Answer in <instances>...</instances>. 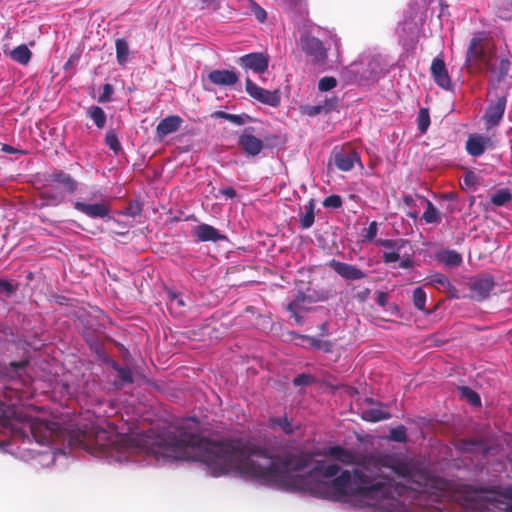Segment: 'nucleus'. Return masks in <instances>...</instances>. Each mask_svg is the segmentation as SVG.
I'll use <instances>...</instances> for the list:
<instances>
[{"label": "nucleus", "mask_w": 512, "mask_h": 512, "mask_svg": "<svg viewBox=\"0 0 512 512\" xmlns=\"http://www.w3.org/2000/svg\"><path fill=\"white\" fill-rule=\"evenodd\" d=\"M115 50L116 61H118L119 65L124 66L128 61V54H130V49L128 48L127 40L123 38L116 40Z\"/></svg>", "instance_id": "obj_33"}, {"label": "nucleus", "mask_w": 512, "mask_h": 512, "mask_svg": "<svg viewBox=\"0 0 512 512\" xmlns=\"http://www.w3.org/2000/svg\"><path fill=\"white\" fill-rule=\"evenodd\" d=\"M112 94H113L112 85L109 83H105L104 85H102V93H101L100 97H98V102H100V103L110 102V98L112 97Z\"/></svg>", "instance_id": "obj_49"}, {"label": "nucleus", "mask_w": 512, "mask_h": 512, "mask_svg": "<svg viewBox=\"0 0 512 512\" xmlns=\"http://www.w3.org/2000/svg\"><path fill=\"white\" fill-rule=\"evenodd\" d=\"M246 92L248 96L261 104L269 107H278L280 105L281 96L279 90H266L261 88L250 78L246 79Z\"/></svg>", "instance_id": "obj_10"}, {"label": "nucleus", "mask_w": 512, "mask_h": 512, "mask_svg": "<svg viewBox=\"0 0 512 512\" xmlns=\"http://www.w3.org/2000/svg\"><path fill=\"white\" fill-rule=\"evenodd\" d=\"M408 486L394 478L370 473L369 470H344L332 478L330 488L336 499L353 498L367 506H380L385 501H394L420 509H445L442 496L450 485L445 480V487L412 484Z\"/></svg>", "instance_id": "obj_2"}, {"label": "nucleus", "mask_w": 512, "mask_h": 512, "mask_svg": "<svg viewBox=\"0 0 512 512\" xmlns=\"http://www.w3.org/2000/svg\"><path fill=\"white\" fill-rule=\"evenodd\" d=\"M496 45L493 40L484 33H477L470 40L466 51V69L468 73H491L497 75L499 80L507 76L509 70V61L502 58L499 65L496 66Z\"/></svg>", "instance_id": "obj_6"}, {"label": "nucleus", "mask_w": 512, "mask_h": 512, "mask_svg": "<svg viewBox=\"0 0 512 512\" xmlns=\"http://www.w3.org/2000/svg\"><path fill=\"white\" fill-rule=\"evenodd\" d=\"M327 455L343 465L360 466L364 471H369L371 466L376 469H390L397 477L404 478L411 484L445 487V479L431 474L420 467L416 459L401 453L359 454L352 449L335 445L328 447Z\"/></svg>", "instance_id": "obj_4"}, {"label": "nucleus", "mask_w": 512, "mask_h": 512, "mask_svg": "<svg viewBox=\"0 0 512 512\" xmlns=\"http://www.w3.org/2000/svg\"><path fill=\"white\" fill-rule=\"evenodd\" d=\"M454 503L464 512H512V489H475L451 481L442 504Z\"/></svg>", "instance_id": "obj_5"}, {"label": "nucleus", "mask_w": 512, "mask_h": 512, "mask_svg": "<svg viewBox=\"0 0 512 512\" xmlns=\"http://www.w3.org/2000/svg\"><path fill=\"white\" fill-rule=\"evenodd\" d=\"M388 301V294L387 292H378V295H376V303L382 307H386Z\"/></svg>", "instance_id": "obj_55"}, {"label": "nucleus", "mask_w": 512, "mask_h": 512, "mask_svg": "<svg viewBox=\"0 0 512 512\" xmlns=\"http://www.w3.org/2000/svg\"><path fill=\"white\" fill-rule=\"evenodd\" d=\"M382 259L385 264H392L399 260V253L398 251L383 252Z\"/></svg>", "instance_id": "obj_52"}, {"label": "nucleus", "mask_w": 512, "mask_h": 512, "mask_svg": "<svg viewBox=\"0 0 512 512\" xmlns=\"http://www.w3.org/2000/svg\"><path fill=\"white\" fill-rule=\"evenodd\" d=\"M320 329H321V333L326 334L328 332V323L324 322L323 324H321Z\"/></svg>", "instance_id": "obj_63"}, {"label": "nucleus", "mask_w": 512, "mask_h": 512, "mask_svg": "<svg viewBox=\"0 0 512 512\" xmlns=\"http://www.w3.org/2000/svg\"><path fill=\"white\" fill-rule=\"evenodd\" d=\"M376 234H377V223H376V221H372L371 223H369L367 230H365L364 240L371 242V241L375 240Z\"/></svg>", "instance_id": "obj_50"}, {"label": "nucleus", "mask_w": 512, "mask_h": 512, "mask_svg": "<svg viewBox=\"0 0 512 512\" xmlns=\"http://www.w3.org/2000/svg\"><path fill=\"white\" fill-rule=\"evenodd\" d=\"M437 261L448 267H458L463 263V258L456 250H444L437 252Z\"/></svg>", "instance_id": "obj_27"}, {"label": "nucleus", "mask_w": 512, "mask_h": 512, "mask_svg": "<svg viewBox=\"0 0 512 512\" xmlns=\"http://www.w3.org/2000/svg\"><path fill=\"white\" fill-rule=\"evenodd\" d=\"M182 118L178 115H170L160 120L158 126H156L155 134L156 138L163 140L167 135L175 133L181 127Z\"/></svg>", "instance_id": "obj_22"}, {"label": "nucleus", "mask_w": 512, "mask_h": 512, "mask_svg": "<svg viewBox=\"0 0 512 512\" xmlns=\"http://www.w3.org/2000/svg\"><path fill=\"white\" fill-rule=\"evenodd\" d=\"M208 80L217 86H232L237 83L238 76L234 71L217 69L208 74Z\"/></svg>", "instance_id": "obj_25"}, {"label": "nucleus", "mask_w": 512, "mask_h": 512, "mask_svg": "<svg viewBox=\"0 0 512 512\" xmlns=\"http://www.w3.org/2000/svg\"><path fill=\"white\" fill-rule=\"evenodd\" d=\"M460 394H462V396L467 399V402L469 404H471L473 406L481 405V398L475 391L471 390V388H469V387L460 388Z\"/></svg>", "instance_id": "obj_44"}, {"label": "nucleus", "mask_w": 512, "mask_h": 512, "mask_svg": "<svg viewBox=\"0 0 512 512\" xmlns=\"http://www.w3.org/2000/svg\"><path fill=\"white\" fill-rule=\"evenodd\" d=\"M430 73L431 77H433L434 83L441 87V89H452V80H450L449 74H447L445 61H443L442 58L433 59L430 66Z\"/></svg>", "instance_id": "obj_20"}, {"label": "nucleus", "mask_w": 512, "mask_h": 512, "mask_svg": "<svg viewBox=\"0 0 512 512\" xmlns=\"http://www.w3.org/2000/svg\"><path fill=\"white\" fill-rule=\"evenodd\" d=\"M494 148V140L480 133H471L466 140V152L471 157H479L488 149Z\"/></svg>", "instance_id": "obj_14"}, {"label": "nucleus", "mask_w": 512, "mask_h": 512, "mask_svg": "<svg viewBox=\"0 0 512 512\" xmlns=\"http://www.w3.org/2000/svg\"><path fill=\"white\" fill-rule=\"evenodd\" d=\"M336 84H337V81L335 79V77H324L320 80H318V90L320 91H330V90H333L335 89L336 87Z\"/></svg>", "instance_id": "obj_46"}, {"label": "nucleus", "mask_w": 512, "mask_h": 512, "mask_svg": "<svg viewBox=\"0 0 512 512\" xmlns=\"http://www.w3.org/2000/svg\"><path fill=\"white\" fill-rule=\"evenodd\" d=\"M111 367L114 368L116 373H118L119 383H115V386L117 388L120 389L124 385L132 384V382L134 381V378H132V371H131L130 367H128V366L122 367L115 361H111Z\"/></svg>", "instance_id": "obj_29"}, {"label": "nucleus", "mask_w": 512, "mask_h": 512, "mask_svg": "<svg viewBox=\"0 0 512 512\" xmlns=\"http://www.w3.org/2000/svg\"><path fill=\"white\" fill-rule=\"evenodd\" d=\"M303 340L307 341L309 347L315 350H322L327 353L332 351V343L328 340H322L312 336H303Z\"/></svg>", "instance_id": "obj_37"}, {"label": "nucleus", "mask_w": 512, "mask_h": 512, "mask_svg": "<svg viewBox=\"0 0 512 512\" xmlns=\"http://www.w3.org/2000/svg\"><path fill=\"white\" fill-rule=\"evenodd\" d=\"M74 209L92 219H105L110 213V207L105 202L86 204L84 202L76 201L74 202Z\"/></svg>", "instance_id": "obj_18"}, {"label": "nucleus", "mask_w": 512, "mask_h": 512, "mask_svg": "<svg viewBox=\"0 0 512 512\" xmlns=\"http://www.w3.org/2000/svg\"><path fill=\"white\" fill-rule=\"evenodd\" d=\"M87 117L93 121L97 129H103L106 123V114L103 109L99 106H91L86 111Z\"/></svg>", "instance_id": "obj_31"}, {"label": "nucleus", "mask_w": 512, "mask_h": 512, "mask_svg": "<svg viewBox=\"0 0 512 512\" xmlns=\"http://www.w3.org/2000/svg\"><path fill=\"white\" fill-rule=\"evenodd\" d=\"M359 161V157L356 152L351 149L340 150L334 154V163L339 171H350L354 167V163Z\"/></svg>", "instance_id": "obj_24"}, {"label": "nucleus", "mask_w": 512, "mask_h": 512, "mask_svg": "<svg viewBox=\"0 0 512 512\" xmlns=\"http://www.w3.org/2000/svg\"><path fill=\"white\" fill-rule=\"evenodd\" d=\"M213 117L223 119L236 126H243L244 124V118L239 114H229L224 111H216L214 112Z\"/></svg>", "instance_id": "obj_39"}, {"label": "nucleus", "mask_w": 512, "mask_h": 512, "mask_svg": "<svg viewBox=\"0 0 512 512\" xmlns=\"http://www.w3.org/2000/svg\"><path fill=\"white\" fill-rule=\"evenodd\" d=\"M494 288V279L493 276L489 274H482L480 276H474L468 281V289H470L471 297L477 301L486 300L490 292L493 291Z\"/></svg>", "instance_id": "obj_13"}, {"label": "nucleus", "mask_w": 512, "mask_h": 512, "mask_svg": "<svg viewBox=\"0 0 512 512\" xmlns=\"http://www.w3.org/2000/svg\"><path fill=\"white\" fill-rule=\"evenodd\" d=\"M77 190V181L64 170H53L45 175V184L41 192V198L50 205H59L65 200V193L73 194Z\"/></svg>", "instance_id": "obj_7"}, {"label": "nucleus", "mask_w": 512, "mask_h": 512, "mask_svg": "<svg viewBox=\"0 0 512 512\" xmlns=\"http://www.w3.org/2000/svg\"><path fill=\"white\" fill-rule=\"evenodd\" d=\"M12 434L14 439L28 441L33 439L39 445H46L53 435V428L50 422L38 418H28L12 424Z\"/></svg>", "instance_id": "obj_8"}, {"label": "nucleus", "mask_w": 512, "mask_h": 512, "mask_svg": "<svg viewBox=\"0 0 512 512\" xmlns=\"http://www.w3.org/2000/svg\"><path fill=\"white\" fill-rule=\"evenodd\" d=\"M29 365V360L23 359L10 364L0 365V380L24 382L25 370Z\"/></svg>", "instance_id": "obj_16"}, {"label": "nucleus", "mask_w": 512, "mask_h": 512, "mask_svg": "<svg viewBox=\"0 0 512 512\" xmlns=\"http://www.w3.org/2000/svg\"><path fill=\"white\" fill-rule=\"evenodd\" d=\"M252 12H254V16L258 19V21L265 22L266 11L262 7H260L257 4H254V7H252Z\"/></svg>", "instance_id": "obj_54"}, {"label": "nucleus", "mask_w": 512, "mask_h": 512, "mask_svg": "<svg viewBox=\"0 0 512 512\" xmlns=\"http://www.w3.org/2000/svg\"><path fill=\"white\" fill-rule=\"evenodd\" d=\"M248 129L244 130L242 135L237 140V145L242 149L243 153L250 157H257L262 149L265 147L263 141L253 134L247 132Z\"/></svg>", "instance_id": "obj_19"}, {"label": "nucleus", "mask_w": 512, "mask_h": 512, "mask_svg": "<svg viewBox=\"0 0 512 512\" xmlns=\"http://www.w3.org/2000/svg\"><path fill=\"white\" fill-rule=\"evenodd\" d=\"M422 219L426 224H439L441 222V215L437 207L429 200H426V210L423 212Z\"/></svg>", "instance_id": "obj_34"}, {"label": "nucleus", "mask_w": 512, "mask_h": 512, "mask_svg": "<svg viewBox=\"0 0 512 512\" xmlns=\"http://www.w3.org/2000/svg\"><path fill=\"white\" fill-rule=\"evenodd\" d=\"M313 382V377L310 374H299L292 380V384H294L295 387H301V386H307L310 383Z\"/></svg>", "instance_id": "obj_48"}, {"label": "nucleus", "mask_w": 512, "mask_h": 512, "mask_svg": "<svg viewBox=\"0 0 512 512\" xmlns=\"http://www.w3.org/2000/svg\"><path fill=\"white\" fill-rule=\"evenodd\" d=\"M167 297L168 308L177 314H181V309L185 307V300H183L182 296L172 290H168Z\"/></svg>", "instance_id": "obj_36"}, {"label": "nucleus", "mask_w": 512, "mask_h": 512, "mask_svg": "<svg viewBox=\"0 0 512 512\" xmlns=\"http://www.w3.org/2000/svg\"><path fill=\"white\" fill-rule=\"evenodd\" d=\"M17 290L10 281L0 278V291H4L6 294L11 295Z\"/></svg>", "instance_id": "obj_51"}, {"label": "nucleus", "mask_w": 512, "mask_h": 512, "mask_svg": "<svg viewBox=\"0 0 512 512\" xmlns=\"http://www.w3.org/2000/svg\"><path fill=\"white\" fill-rule=\"evenodd\" d=\"M376 243L384 248L400 251L405 241L402 239H378L376 240Z\"/></svg>", "instance_id": "obj_45"}, {"label": "nucleus", "mask_w": 512, "mask_h": 512, "mask_svg": "<svg viewBox=\"0 0 512 512\" xmlns=\"http://www.w3.org/2000/svg\"><path fill=\"white\" fill-rule=\"evenodd\" d=\"M325 106L316 105V106H306L305 113L308 116H316L322 112L325 113Z\"/></svg>", "instance_id": "obj_53"}, {"label": "nucleus", "mask_w": 512, "mask_h": 512, "mask_svg": "<svg viewBox=\"0 0 512 512\" xmlns=\"http://www.w3.org/2000/svg\"><path fill=\"white\" fill-rule=\"evenodd\" d=\"M426 299L427 296L425 295L424 290L421 287H416L414 294H412V301H414V306L416 309L423 312L425 310Z\"/></svg>", "instance_id": "obj_41"}, {"label": "nucleus", "mask_w": 512, "mask_h": 512, "mask_svg": "<svg viewBox=\"0 0 512 512\" xmlns=\"http://www.w3.org/2000/svg\"><path fill=\"white\" fill-rule=\"evenodd\" d=\"M314 224V200L310 199L305 205V212L299 217V227L308 229Z\"/></svg>", "instance_id": "obj_32"}, {"label": "nucleus", "mask_w": 512, "mask_h": 512, "mask_svg": "<svg viewBox=\"0 0 512 512\" xmlns=\"http://www.w3.org/2000/svg\"><path fill=\"white\" fill-rule=\"evenodd\" d=\"M328 267L345 281L362 280L366 277V273L357 266L336 259L330 260Z\"/></svg>", "instance_id": "obj_15"}, {"label": "nucleus", "mask_w": 512, "mask_h": 512, "mask_svg": "<svg viewBox=\"0 0 512 512\" xmlns=\"http://www.w3.org/2000/svg\"><path fill=\"white\" fill-rule=\"evenodd\" d=\"M189 419H196L195 417H188L181 420L174 430L166 433L163 437L153 438L146 434H130L123 436H115L102 428L93 427L89 430H78L71 434L70 444L76 447L83 448L90 453H98L101 455H108L111 457L121 459L122 454L124 458L131 456L134 453H153L156 455H164L180 460H192L194 456L192 452H188L185 456H178L173 451L169 450L167 439L178 432L183 422Z\"/></svg>", "instance_id": "obj_3"}, {"label": "nucleus", "mask_w": 512, "mask_h": 512, "mask_svg": "<svg viewBox=\"0 0 512 512\" xmlns=\"http://www.w3.org/2000/svg\"><path fill=\"white\" fill-rule=\"evenodd\" d=\"M339 471H340L339 465H337V464L325 465L324 461L317 460L313 463L312 467H310L308 477L331 479V478L338 477Z\"/></svg>", "instance_id": "obj_23"}, {"label": "nucleus", "mask_w": 512, "mask_h": 512, "mask_svg": "<svg viewBox=\"0 0 512 512\" xmlns=\"http://www.w3.org/2000/svg\"><path fill=\"white\" fill-rule=\"evenodd\" d=\"M170 450L178 456L193 453L195 461L204 463L214 477L238 473L265 485L285 490L307 489V476L291 475L313 466V454L305 451L273 456L269 450L244 438L211 440L203 436L197 419H189L175 435L168 437Z\"/></svg>", "instance_id": "obj_1"}, {"label": "nucleus", "mask_w": 512, "mask_h": 512, "mask_svg": "<svg viewBox=\"0 0 512 512\" xmlns=\"http://www.w3.org/2000/svg\"><path fill=\"white\" fill-rule=\"evenodd\" d=\"M192 236L196 243H216L226 239V236L220 233L217 228L212 225H208L207 223H202L195 226L192 231Z\"/></svg>", "instance_id": "obj_17"}, {"label": "nucleus", "mask_w": 512, "mask_h": 512, "mask_svg": "<svg viewBox=\"0 0 512 512\" xmlns=\"http://www.w3.org/2000/svg\"><path fill=\"white\" fill-rule=\"evenodd\" d=\"M2 151L6 152V153H9V154H15V153H18V150L15 149L14 147L12 146H9L7 144H3L2 146Z\"/></svg>", "instance_id": "obj_61"}, {"label": "nucleus", "mask_w": 512, "mask_h": 512, "mask_svg": "<svg viewBox=\"0 0 512 512\" xmlns=\"http://www.w3.org/2000/svg\"><path fill=\"white\" fill-rule=\"evenodd\" d=\"M270 425L281 429L286 435L293 433L291 421L287 417H272L270 418Z\"/></svg>", "instance_id": "obj_38"}, {"label": "nucleus", "mask_w": 512, "mask_h": 512, "mask_svg": "<svg viewBox=\"0 0 512 512\" xmlns=\"http://www.w3.org/2000/svg\"><path fill=\"white\" fill-rule=\"evenodd\" d=\"M343 202H341V198L339 195L337 194H332V195H329L327 197H325L324 201H323V206L325 208H334V209H338L341 207V204Z\"/></svg>", "instance_id": "obj_47"}, {"label": "nucleus", "mask_w": 512, "mask_h": 512, "mask_svg": "<svg viewBox=\"0 0 512 512\" xmlns=\"http://www.w3.org/2000/svg\"><path fill=\"white\" fill-rule=\"evenodd\" d=\"M299 46H301L303 53L312 59L313 65H323L328 59L324 44L310 34H302L299 37Z\"/></svg>", "instance_id": "obj_9"}, {"label": "nucleus", "mask_w": 512, "mask_h": 512, "mask_svg": "<svg viewBox=\"0 0 512 512\" xmlns=\"http://www.w3.org/2000/svg\"><path fill=\"white\" fill-rule=\"evenodd\" d=\"M368 295H369V289H365L362 292H358L357 299H359L360 301H365V299L368 298Z\"/></svg>", "instance_id": "obj_62"}, {"label": "nucleus", "mask_w": 512, "mask_h": 512, "mask_svg": "<svg viewBox=\"0 0 512 512\" xmlns=\"http://www.w3.org/2000/svg\"><path fill=\"white\" fill-rule=\"evenodd\" d=\"M312 304L313 298L304 294L303 292H298L294 301L288 303L287 310L291 313V317L295 319V322L301 324L302 317L299 316V313L308 311L309 306Z\"/></svg>", "instance_id": "obj_21"}, {"label": "nucleus", "mask_w": 512, "mask_h": 512, "mask_svg": "<svg viewBox=\"0 0 512 512\" xmlns=\"http://www.w3.org/2000/svg\"><path fill=\"white\" fill-rule=\"evenodd\" d=\"M463 181H464V184L467 186L474 185L475 181H476V176H475L474 172L466 173V175H464Z\"/></svg>", "instance_id": "obj_58"}, {"label": "nucleus", "mask_w": 512, "mask_h": 512, "mask_svg": "<svg viewBox=\"0 0 512 512\" xmlns=\"http://www.w3.org/2000/svg\"><path fill=\"white\" fill-rule=\"evenodd\" d=\"M236 62L243 70H249L255 74L261 75L266 73L269 68L270 57L264 52H254L240 56Z\"/></svg>", "instance_id": "obj_12"}, {"label": "nucleus", "mask_w": 512, "mask_h": 512, "mask_svg": "<svg viewBox=\"0 0 512 512\" xmlns=\"http://www.w3.org/2000/svg\"><path fill=\"white\" fill-rule=\"evenodd\" d=\"M105 145L109 147L115 154L121 150L119 138H117L115 130H109L105 133Z\"/></svg>", "instance_id": "obj_40"}, {"label": "nucleus", "mask_w": 512, "mask_h": 512, "mask_svg": "<svg viewBox=\"0 0 512 512\" xmlns=\"http://www.w3.org/2000/svg\"><path fill=\"white\" fill-rule=\"evenodd\" d=\"M336 105H337V98H332V99L325 100L324 104L321 106H325V108H324L325 113H329L335 109Z\"/></svg>", "instance_id": "obj_56"}, {"label": "nucleus", "mask_w": 512, "mask_h": 512, "mask_svg": "<svg viewBox=\"0 0 512 512\" xmlns=\"http://www.w3.org/2000/svg\"><path fill=\"white\" fill-rule=\"evenodd\" d=\"M427 280H429V284L437 287V289L442 288V291L446 292L448 296L455 299L459 298V295H457L456 287L453 286V284L445 275L441 273L432 274L429 276V278H427Z\"/></svg>", "instance_id": "obj_26"}, {"label": "nucleus", "mask_w": 512, "mask_h": 512, "mask_svg": "<svg viewBox=\"0 0 512 512\" xmlns=\"http://www.w3.org/2000/svg\"><path fill=\"white\" fill-rule=\"evenodd\" d=\"M478 445V441L473 440H463L460 442V449L464 451H470L472 447Z\"/></svg>", "instance_id": "obj_57"}, {"label": "nucleus", "mask_w": 512, "mask_h": 512, "mask_svg": "<svg viewBox=\"0 0 512 512\" xmlns=\"http://www.w3.org/2000/svg\"><path fill=\"white\" fill-rule=\"evenodd\" d=\"M512 200L511 191L508 188H500L490 196V203L501 207L503 205L508 204Z\"/></svg>", "instance_id": "obj_35"}, {"label": "nucleus", "mask_w": 512, "mask_h": 512, "mask_svg": "<svg viewBox=\"0 0 512 512\" xmlns=\"http://www.w3.org/2000/svg\"><path fill=\"white\" fill-rule=\"evenodd\" d=\"M429 126L430 114L428 113V109L422 108L419 110L418 114V130L420 131V133L424 134Z\"/></svg>", "instance_id": "obj_43"}, {"label": "nucleus", "mask_w": 512, "mask_h": 512, "mask_svg": "<svg viewBox=\"0 0 512 512\" xmlns=\"http://www.w3.org/2000/svg\"><path fill=\"white\" fill-rule=\"evenodd\" d=\"M389 439L393 442L405 443L408 441V436H406V429L403 425H400L396 428H392L390 430Z\"/></svg>", "instance_id": "obj_42"}, {"label": "nucleus", "mask_w": 512, "mask_h": 512, "mask_svg": "<svg viewBox=\"0 0 512 512\" xmlns=\"http://www.w3.org/2000/svg\"><path fill=\"white\" fill-rule=\"evenodd\" d=\"M221 194L230 198V199H233L237 196V192L236 190L233 188V187H226L224 189H221Z\"/></svg>", "instance_id": "obj_59"}, {"label": "nucleus", "mask_w": 512, "mask_h": 512, "mask_svg": "<svg viewBox=\"0 0 512 512\" xmlns=\"http://www.w3.org/2000/svg\"><path fill=\"white\" fill-rule=\"evenodd\" d=\"M391 417L389 412H386L380 408L365 409L361 412V418L368 422H379L385 421Z\"/></svg>", "instance_id": "obj_30"}, {"label": "nucleus", "mask_w": 512, "mask_h": 512, "mask_svg": "<svg viewBox=\"0 0 512 512\" xmlns=\"http://www.w3.org/2000/svg\"><path fill=\"white\" fill-rule=\"evenodd\" d=\"M413 267V260L411 258H405L400 262L401 269H411Z\"/></svg>", "instance_id": "obj_60"}, {"label": "nucleus", "mask_w": 512, "mask_h": 512, "mask_svg": "<svg viewBox=\"0 0 512 512\" xmlns=\"http://www.w3.org/2000/svg\"><path fill=\"white\" fill-rule=\"evenodd\" d=\"M505 107H507L506 94L497 96L495 100L489 102L484 117H482L486 130L493 129L500 124L504 117Z\"/></svg>", "instance_id": "obj_11"}, {"label": "nucleus", "mask_w": 512, "mask_h": 512, "mask_svg": "<svg viewBox=\"0 0 512 512\" xmlns=\"http://www.w3.org/2000/svg\"><path fill=\"white\" fill-rule=\"evenodd\" d=\"M139 213V208L136 206V210H134L132 207L130 208V215L135 216Z\"/></svg>", "instance_id": "obj_64"}, {"label": "nucleus", "mask_w": 512, "mask_h": 512, "mask_svg": "<svg viewBox=\"0 0 512 512\" xmlns=\"http://www.w3.org/2000/svg\"><path fill=\"white\" fill-rule=\"evenodd\" d=\"M9 57L20 65H27L31 61V50L24 44H21L9 52Z\"/></svg>", "instance_id": "obj_28"}]
</instances>
